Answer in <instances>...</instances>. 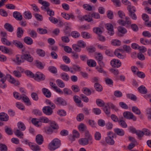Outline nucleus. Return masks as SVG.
<instances>
[{"label": "nucleus", "instance_id": "412c9836", "mask_svg": "<svg viewBox=\"0 0 151 151\" xmlns=\"http://www.w3.org/2000/svg\"><path fill=\"white\" fill-rule=\"evenodd\" d=\"M29 147L32 150L34 151H40L41 149L38 145L36 144L30 143Z\"/></svg>", "mask_w": 151, "mask_h": 151}, {"label": "nucleus", "instance_id": "864d4df0", "mask_svg": "<svg viewBox=\"0 0 151 151\" xmlns=\"http://www.w3.org/2000/svg\"><path fill=\"white\" fill-rule=\"evenodd\" d=\"M146 111V115L147 119H151V108H147Z\"/></svg>", "mask_w": 151, "mask_h": 151}, {"label": "nucleus", "instance_id": "3c124183", "mask_svg": "<svg viewBox=\"0 0 151 151\" xmlns=\"http://www.w3.org/2000/svg\"><path fill=\"white\" fill-rule=\"evenodd\" d=\"M46 101L47 104L49 105V106H50V107H51V108L52 109V110L53 109H54L55 108V104L50 100L47 99Z\"/></svg>", "mask_w": 151, "mask_h": 151}, {"label": "nucleus", "instance_id": "f8f14e48", "mask_svg": "<svg viewBox=\"0 0 151 151\" xmlns=\"http://www.w3.org/2000/svg\"><path fill=\"white\" fill-rule=\"evenodd\" d=\"M106 27L107 29L109 31L108 32L110 35H112L114 34V26L111 24H107L106 25Z\"/></svg>", "mask_w": 151, "mask_h": 151}, {"label": "nucleus", "instance_id": "13d9d810", "mask_svg": "<svg viewBox=\"0 0 151 151\" xmlns=\"http://www.w3.org/2000/svg\"><path fill=\"white\" fill-rule=\"evenodd\" d=\"M96 58L98 61H100L102 60L103 58V56L99 52L96 53L95 55Z\"/></svg>", "mask_w": 151, "mask_h": 151}, {"label": "nucleus", "instance_id": "6e6552de", "mask_svg": "<svg viewBox=\"0 0 151 151\" xmlns=\"http://www.w3.org/2000/svg\"><path fill=\"white\" fill-rule=\"evenodd\" d=\"M45 78V76L42 73L37 72L35 74L34 78L36 80L40 81L44 80Z\"/></svg>", "mask_w": 151, "mask_h": 151}, {"label": "nucleus", "instance_id": "c03bdc74", "mask_svg": "<svg viewBox=\"0 0 151 151\" xmlns=\"http://www.w3.org/2000/svg\"><path fill=\"white\" fill-rule=\"evenodd\" d=\"M82 91L83 93L87 96H89L91 94V90L87 88L84 87L83 88Z\"/></svg>", "mask_w": 151, "mask_h": 151}, {"label": "nucleus", "instance_id": "e433bc0d", "mask_svg": "<svg viewBox=\"0 0 151 151\" xmlns=\"http://www.w3.org/2000/svg\"><path fill=\"white\" fill-rule=\"evenodd\" d=\"M94 87L96 90L98 92H101L102 91V87L99 83H95Z\"/></svg>", "mask_w": 151, "mask_h": 151}, {"label": "nucleus", "instance_id": "37998d69", "mask_svg": "<svg viewBox=\"0 0 151 151\" xmlns=\"http://www.w3.org/2000/svg\"><path fill=\"white\" fill-rule=\"evenodd\" d=\"M37 53L40 56L43 57L45 55V51L42 49H38L36 51Z\"/></svg>", "mask_w": 151, "mask_h": 151}, {"label": "nucleus", "instance_id": "5701e85b", "mask_svg": "<svg viewBox=\"0 0 151 151\" xmlns=\"http://www.w3.org/2000/svg\"><path fill=\"white\" fill-rule=\"evenodd\" d=\"M12 43L17 48L21 49L23 48L24 46L22 43L20 42L17 40H14L12 41Z\"/></svg>", "mask_w": 151, "mask_h": 151}, {"label": "nucleus", "instance_id": "c756f323", "mask_svg": "<svg viewBox=\"0 0 151 151\" xmlns=\"http://www.w3.org/2000/svg\"><path fill=\"white\" fill-rule=\"evenodd\" d=\"M4 27L9 32H12L13 31V27L11 24L9 23H6L4 25Z\"/></svg>", "mask_w": 151, "mask_h": 151}, {"label": "nucleus", "instance_id": "0eeeda50", "mask_svg": "<svg viewBox=\"0 0 151 151\" xmlns=\"http://www.w3.org/2000/svg\"><path fill=\"white\" fill-rule=\"evenodd\" d=\"M54 102L58 105L66 106L67 104L66 101L61 97L57 98L54 100Z\"/></svg>", "mask_w": 151, "mask_h": 151}, {"label": "nucleus", "instance_id": "2eb2a0df", "mask_svg": "<svg viewBox=\"0 0 151 151\" xmlns=\"http://www.w3.org/2000/svg\"><path fill=\"white\" fill-rule=\"evenodd\" d=\"M89 140L86 138H82L79 139V144L82 145H85L89 143Z\"/></svg>", "mask_w": 151, "mask_h": 151}, {"label": "nucleus", "instance_id": "f704fd0d", "mask_svg": "<svg viewBox=\"0 0 151 151\" xmlns=\"http://www.w3.org/2000/svg\"><path fill=\"white\" fill-rule=\"evenodd\" d=\"M24 61L23 58H21V55L20 57L19 56V55L16 56V61L15 62L18 65H20L22 63H23Z\"/></svg>", "mask_w": 151, "mask_h": 151}, {"label": "nucleus", "instance_id": "4c0bfd02", "mask_svg": "<svg viewBox=\"0 0 151 151\" xmlns=\"http://www.w3.org/2000/svg\"><path fill=\"white\" fill-rule=\"evenodd\" d=\"M111 44L113 45L116 46H119L121 44V42L118 40H113L111 41Z\"/></svg>", "mask_w": 151, "mask_h": 151}, {"label": "nucleus", "instance_id": "ddd939ff", "mask_svg": "<svg viewBox=\"0 0 151 151\" xmlns=\"http://www.w3.org/2000/svg\"><path fill=\"white\" fill-rule=\"evenodd\" d=\"M40 4L42 5V6L41 7V8L42 10L44 11L49 8V6L50 5V4L48 2L43 1H40Z\"/></svg>", "mask_w": 151, "mask_h": 151}, {"label": "nucleus", "instance_id": "052dcab7", "mask_svg": "<svg viewBox=\"0 0 151 151\" xmlns=\"http://www.w3.org/2000/svg\"><path fill=\"white\" fill-rule=\"evenodd\" d=\"M37 32L40 34H44L47 33V29L39 28L37 29Z\"/></svg>", "mask_w": 151, "mask_h": 151}, {"label": "nucleus", "instance_id": "9d476101", "mask_svg": "<svg viewBox=\"0 0 151 151\" xmlns=\"http://www.w3.org/2000/svg\"><path fill=\"white\" fill-rule=\"evenodd\" d=\"M44 114L47 115H50L53 113V111L50 106H45L43 107L42 109Z\"/></svg>", "mask_w": 151, "mask_h": 151}, {"label": "nucleus", "instance_id": "bf43d9fd", "mask_svg": "<svg viewBox=\"0 0 151 151\" xmlns=\"http://www.w3.org/2000/svg\"><path fill=\"white\" fill-rule=\"evenodd\" d=\"M127 96L132 100L136 101L137 99L136 96L133 94H127Z\"/></svg>", "mask_w": 151, "mask_h": 151}, {"label": "nucleus", "instance_id": "8fccbe9b", "mask_svg": "<svg viewBox=\"0 0 151 151\" xmlns=\"http://www.w3.org/2000/svg\"><path fill=\"white\" fill-rule=\"evenodd\" d=\"M111 70V72L114 75L115 78L118 79L117 76L119 73V70L117 69H112Z\"/></svg>", "mask_w": 151, "mask_h": 151}, {"label": "nucleus", "instance_id": "79ce46f5", "mask_svg": "<svg viewBox=\"0 0 151 151\" xmlns=\"http://www.w3.org/2000/svg\"><path fill=\"white\" fill-rule=\"evenodd\" d=\"M85 137L86 138L89 140V142L90 144H92L93 143L92 138V136L90 134L89 132L86 131H85Z\"/></svg>", "mask_w": 151, "mask_h": 151}, {"label": "nucleus", "instance_id": "ea45409f", "mask_svg": "<svg viewBox=\"0 0 151 151\" xmlns=\"http://www.w3.org/2000/svg\"><path fill=\"white\" fill-rule=\"evenodd\" d=\"M56 83L58 86L61 88H63L65 86V83L63 81L60 79H58L56 81Z\"/></svg>", "mask_w": 151, "mask_h": 151}, {"label": "nucleus", "instance_id": "cd10ccee", "mask_svg": "<svg viewBox=\"0 0 151 151\" xmlns=\"http://www.w3.org/2000/svg\"><path fill=\"white\" fill-rule=\"evenodd\" d=\"M138 91L141 93L145 94L147 93V90L146 87L144 86H140L138 88Z\"/></svg>", "mask_w": 151, "mask_h": 151}, {"label": "nucleus", "instance_id": "423d86ee", "mask_svg": "<svg viewBox=\"0 0 151 151\" xmlns=\"http://www.w3.org/2000/svg\"><path fill=\"white\" fill-rule=\"evenodd\" d=\"M123 116L125 118L130 119H132L134 121L136 120V118L135 116L133 114L129 112H125L123 113Z\"/></svg>", "mask_w": 151, "mask_h": 151}, {"label": "nucleus", "instance_id": "39448f33", "mask_svg": "<svg viewBox=\"0 0 151 151\" xmlns=\"http://www.w3.org/2000/svg\"><path fill=\"white\" fill-rule=\"evenodd\" d=\"M21 58H23L24 60H25L28 62H32L33 60L32 57L31 55L28 52H25V53L22 52Z\"/></svg>", "mask_w": 151, "mask_h": 151}, {"label": "nucleus", "instance_id": "5fc2aeb1", "mask_svg": "<svg viewBox=\"0 0 151 151\" xmlns=\"http://www.w3.org/2000/svg\"><path fill=\"white\" fill-rule=\"evenodd\" d=\"M87 129L86 126L83 124H81L78 127V129L80 131L84 132Z\"/></svg>", "mask_w": 151, "mask_h": 151}, {"label": "nucleus", "instance_id": "bb28decb", "mask_svg": "<svg viewBox=\"0 0 151 151\" xmlns=\"http://www.w3.org/2000/svg\"><path fill=\"white\" fill-rule=\"evenodd\" d=\"M44 132L46 134L49 135L52 134L53 131L50 127H46L44 128Z\"/></svg>", "mask_w": 151, "mask_h": 151}, {"label": "nucleus", "instance_id": "9b49d317", "mask_svg": "<svg viewBox=\"0 0 151 151\" xmlns=\"http://www.w3.org/2000/svg\"><path fill=\"white\" fill-rule=\"evenodd\" d=\"M111 64L112 66L119 68L121 65V62L118 60L114 59L111 61Z\"/></svg>", "mask_w": 151, "mask_h": 151}, {"label": "nucleus", "instance_id": "774afa93", "mask_svg": "<svg viewBox=\"0 0 151 151\" xmlns=\"http://www.w3.org/2000/svg\"><path fill=\"white\" fill-rule=\"evenodd\" d=\"M31 96L32 99L35 101H37L39 99L37 94L35 92H33L31 93Z\"/></svg>", "mask_w": 151, "mask_h": 151}, {"label": "nucleus", "instance_id": "4d7b16f0", "mask_svg": "<svg viewBox=\"0 0 151 151\" xmlns=\"http://www.w3.org/2000/svg\"><path fill=\"white\" fill-rule=\"evenodd\" d=\"M7 147L4 144L0 143V151H7Z\"/></svg>", "mask_w": 151, "mask_h": 151}, {"label": "nucleus", "instance_id": "f3484780", "mask_svg": "<svg viewBox=\"0 0 151 151\" xmlns=\"http://www.w3.org/2000/svg\"><path fill=\"white\" fill-rule=\"evenodd\" d=\"M13 15L14 17L17 20L20 21L22 18V16L19 12H13Z\"/></svg>", "mask_w": 151, "mask_h": 151}, {"label": "nucleus", "instance_id": "2f4dec72", "mask_svg": "<svg viewBox=\"0 0 151 151\" xmlns=\"http://www.w3.org/2000/svg\"><path fill=\"white\" fill-rule=\"evenodd\" d=\"M87 64L88 66L91 67H95L96 65V63L93 60L90 59L87 60Z\"/></svg>", "mask_w": 151, "mask_h": 151}, {"label": "nucleus", "instance_id": "680f3d73", "mask_svg": "<svg viewBox=\"0 0 151 151\" xmlns=\"http://www.w3.org/2000/svg\"><path fill=\"white\" fill-rule=\"evenodd\" d=\"M48 69L50 71L53 73H56L57 72V69L54 66H50L49 67Z\"/></svg>", "mask_w": 151, "mask_h": 151}, {"label": "nucleus", "instance_id": "a18cd8bd", "mask_svg": "<svg viewBox=\"0 0 151 151\" xmlns=\"http://www.w3.org/2000/svg\"><path fill=\"white\" fill-rule=\"evenodd\" d=\"M96 104L98 106L100 107L103 106L104 105V102L101 99H98L96 100Z\"/></svg>", "mask_w": 151, "mask_h": 151}, {"label": "nucleus", "instance_id": "a19ab883", "mask_svg": "<svg viewBox=\"0 0 151 151\" xmlns=\"http://www.w3.org/2000/svg\"><path fill=\"white\" fill-rule=\"evenodd\" d=\"M84 20L87 21L88 22H91L93 21L91 14L84 15Z\"/></svg>", "mask_w": 151, "mask_h": 151}, {"label": "nucleus", "instance_id": "603ef678", "mask_svg": "<svg viewBox=\"0 0 151 151\" xmlns=\"http://www.w3.org/2000/svg\"><path fill=\"white\" fill-rule=\"evenodd\" d=\"M1 41L4 45L7 46H9L11 45L10 42L6 38H1Z\"/></svg>", "mask_w": 151, "mask_h": 151}, {"label": "nucleus", "instance_id": "aec40b11", "mask_svg": "<svg viewBox=\"0 0 151 151\" xmlns=\"http://www.w3.org/2000/svg\"><path fill=\"white\" fill-rule=\"evenodd\" d=\"M21 99L27 105L29 106L31 105V103L29 98L26 95L24 94L22 95Z\"/></svg>", "mask_w": 151, "mask_h": 151}, {"label": "nucleus", "instance_id": "7c9ffc66", "mask_svg": "<svg viewBox=\"0 0 151 151\" xmlns=\"http://www.w3.org/2000/svg\"><path fill=\"white\" fill-rule=\"evenodd\" d=\"M6 80V77H4L0 80V87L2 88H5L6 87V85L5 83Z\"/></svg>", "mask_w": 151, "mask_h": 151}, {"label": "nucleus", "instance_id": "49530a36", "mask_svg": "<svg viewBox=\"0 0 151 151\" xmlns=\"http://www.w3.org/2000/svg\"><path fill=\"white\" fill-rule=\"evenodd\" d=\"M0 50L5 53H9L10 52L9 50L6 47L3 46H0Z\"/></svg>", "mask_w": 151, "mask_h": 151}, {"label": "nucleus", "instance_id": "1a4fd4ad", "mask_svg": "<svg viewBox=\"0 0 151 151\" xmlns=\"http://www.w3.org/2000/svg\"><path fill=\"white\" fill-rule=\"evenodd\" d=\"M6 78L8 79L9 82L11 83L15 84L16 85H18L20 84L19 81H16L14 78L10 74H6L5 76Z\"/></svg>", "mask_w": 151, "mask_h": 151}, {"label": "nucleus", "instance_id": "dca6fc26", "mask_svg": "<svg viewBox=\"0 0 151 151\" xmlns=\"http://www.w3.org/2000/svg\"><path fill=\"white\" fill-rule=\"evenodd\" d=\"M73 136H69V139H71L72 141H74L75 139L74 137L75 138H78L80 136V134L79 132L76 130H73Z\"/></svg>", "mask_w": 151, "mask_h": 151}, {"label": "nucleus", "instance_id": "c9c22d12", "mask_svg": "<svg viewBox=\"0 0 151 151\" xmlns=\"http://www.w3.org/2000/svg\"><path fill=\"white\" fill-rule=\"evenodd\" d=\"M61 78L64 81H68L69 79V77L66 73H63L60 74Z\"/></svg>", "mask_w": 151, "mask_h": 151}, {"label": "nucleus", "instance_id": "c85d7f7f", "mask_svg": "<svg viewBox=\"0 0 151 151\" xmlns=\"http://www.w3.org/2000/svg\"><path fill=\"white\" fill-rule=\"evenodd\" d=\"M24 41L27 45H31L33 43V40L29 37H25L24 38Z\"/></svg>", "mask_w": 151, "mask_h": 151}, {"label": "nucleus", "instance_id": "6e6d98bb", "mask_svg": "<svg viewBox=\"0 0 151 151\" xmlns=\"http://www.w3.org/2000/svg\"><path fill=\"white\" fill-rule=\"evenodd\" d=\"M77 44L80 47L84 48L86 46V43L82 40L78 41Z\"/></svg>", "mask_w": 151, "mask_h": 151}, {"label": "nucleus", "instance_id": "f257e3e1", "mask_svg": "<svg viewBox=\"0 0 151 151\" xmlns=\"http://www.w3.org/2000/svg\"><path fill=\"white\" fill-rule=\"evenodd\" d=\"M60 145V141L58 139L55 138L49 144L48 149L51 151H53L59 147Z\"/></svg>", "mask_w": 151, "mask_h": 151}, {"label": "nucleus", "instance_id": "4468645a", "mask_svg": "<svg viewBox=\"0 0 151 151\" xmlns=\"http://www.w3.org/2000/svg\"><path fill=\"white\" fill-rule=\"evenodd\" d=\"M36 141L38 145H41L43 142V136L40 134H38L36 136Z\"/></svg>", "mask_w": 151, "mask_h": 151}, {"label": "nucleus", "instance_id": "7ed1b4c3", "mask_svg": "<svg viewBox=\"0 0 151 151\" xmlns=\"http://www.w3.org/2000/svg\"><path fill=\"white\" fill-rule=\"evenodd\" d=\"M108 136L105 138V141L106 143L111 145H113L114 143V141L113 138L116 137V134L113 132H108Z\"/></svg>", "mask_w": 151, "mask_h": 151}, {"label": "nucleus", "instance_id": "e2e57ef3", "mask_svg": "<svg viewBox=\"0 0 151 151\" xmlns=\"http://www.w3.org/2000/svg\"><path fill=\"white\" fill-rule=\"evenodd\" d=\"M132 110L133 112L139 115L141 114L140 110L136 106L133 107L132 108Z\"/></svg>", "mask_w": 151, "mask_h": 151}, {"label": "nucleus", "instance_id": "a211bd4d", "mask_svg": "<svg viewBox=\"0 0 151 151\" xmlns=\"http://www.w3.org/2000/svg\"><path fill=\"white\" fill-rule=\"evenodd\" d=\"M42 92L44 95L47 98H50L51 96V93L48 89L43 88L42 89Z\"/></svg>", "mask_w": 151, "mask_h": 151}, {"label": "nucleus", "instance_id": "a878e982", "mask_svg": "<svg viewBox=\"0 0 151 151\" xmlns=\"http://www.w3.org/2000/svg\"><path fill=\"white\" fill-rule=\"evenodd\" d=\"M28 33L32 38H35L37 37V33L35 31L29 29L28 30Z\"/></svg>", "mask_w": 151, "mask_h": 151}, {"label": "nucleus", "instance_id": "b1692460", "mask_svg": "<svg viewBox=\"0 0 151 151\" xmlns=\"http://www.w3.org/2000/svg\"><path fill=\"white\" fill-rule=\"evenodd\" d=\"M119 119V121L118 122L119 125L123 128L127 127V125L125 122L123 120V117L120 116Z\"/></svg>", "mask_w": 151, "mask_h": 151}, {"label": "nucleus", "instance_id": "69168bd1", "mask_svg": "<svg viewBox=\"0 0 151 151\" xmlns=\"http://www.w3.org/2000/svg\"><path fill=\"white\" fill-rule=\"evenodd\" d=\"M5 132L8 135H11L13 134V131L12 129L7 126L5 127Z\"/></svg>", "mask_w": 151, "mask_h": 151}, {"label": "nucleus", "instance_id": "58836bf2", "mask_svg": "<svg viewBox=\"0 0 151 151\" xmlns=\"http://www.w3.org/2000/svg\"><path fill=\"white\" fill-rule=\"evenodd\" d=\"M17 126L19 129L21 131H24L26 129L24 124L23 123L21 122H19L18 123Z\"/></svg>", "mask_w": 151, "mask_h": 151}, {"label": "nucleus", "instance_id": "f03ea898", "mask_svg": "<svg viewBox=\"0 0 151 151\" xmlns=\"http://www.w3.org/2000/svg\"><path fill=\"white\" fill-rule=\"evenodd\" d=\"M114 109L116 111H118V109L117 107L111 102H108L106 104V105L104 106V110L105 113L107 115H109L110 114V108Z\"/></svg>", "mask_w": 151, "mask_h": 151}, {"label": "nucleus", "instance_id": "338daca9", "mask_svg": "<svg viewBox=\"0 0 151 151\" xmlns=\"http://www.w3.org/2000/svg\"><path fill=\"white\" fill-rule=\"evenodd\" d=\"M83 6L85 9L87 11H91L92 10V7L89 4H84L83 5Z\"/></svg>", "mask_w": 151, "mask_h": 151}, {"label": "nucleus", "instance_id": "20e7f679", "mask_svg": "<svg viewBox=\"0 0 151 151\" xmlns=\"http://www.w3.org/2000/svg\"><path fill=\"white\" fill-rule=\"evenodd\" d=\"M127 9L129 12V15L132 19L136 20L137 19V16L135 13L136 12L135 8L133 6L129 5L127 6Z\"/></svg>", "mask_w": 151, "mask_h": 151}, {"label": "nucleus", "instance_id": "4be33fe9", "mask_svg": "<svg viewBox=\"0 0 151 151\" xmlns=\"http://www.w3.org/2000/svg\"><path fill=\"white\" fill-rule=\"evenodd\" d=\"M79 96H74L73 97L74 101L78 106L82 107L83 105L81 104V101L78 99Z\"/></svg>", "mask_w": 151, "mask_h": 151}, {"label": "nucleus", "instance_id": "473e14b6", "mask_svg": "<svg viewBox=\"0 0 151 151\" xmlns=\"http://www.w3.org/2000/svg\"><path fill=\"white\" fill-rule=\"evenodd\" d=\"M23 30L20 27L18 28L17 32V37L19 38L21 37L23 35Z\"/></svg>", "mask_w": 151, "mask_h": 151}, {"label": "nucleus", "instance_id": "09e8293b", "mask_svg": "<svg viewBox=\"0 0 151 151\" xmlns=\"http://www.w3.org/2000/svg\"><path fill=\"white\" fill-rule=\"evenodd\" d=\"M24 14L25 16L24 17L26 19H29L32 18V15L29 11H26L24 13Z\"/></svg>", "mask_w": 151, "mask_h": 151}, {"label": "nucleus", "instance_id": "393cba45", "mask_svg": "<svg viewBox=\"0 0 151 151\" xmlns=\"http://www.w3.org/2000/svg\"><path fill=\"white\" fill-rule=\"evenodd\" d=\"M114 132L118 135L122 136L124 134V132L122 129L119 128H116L114 129Z\"/></svg>", "mask_w": 151, "mask_h": 151}, {"label": "nucleus", "instance_id": "72a5a7b5", "mask_svg": "<svg viewBox=\"0 0 151 151\" xmlns=\"http://www.w3.org/2000/svg\"><path fill=\"white\" fill-rule=\"evenodd\" d=\"M38 120L40 122L45 123H48L50 121L47 118L43 116L40 117L39 118Z\"/></svg>", "mask_w": 151, "mask_h": 151}, {"label": "nucleus", "instance_id": "6ab92c4d", "mask_svg": "<svg viewBox=\"0 0 151 151\" xmlns=\"http://www.w3.org/2000/svg\"><path fill=\"white\" fill-rule=\"evenodd\" d=\"M9 119V117L8 114L5 113H0V119L1 121H7Z\"/></svg>", "mask_w": 151, "mask_h": 151}, {"label": "nucleus", "instance_id": "0e129e2a", "mask_svg": "<svg viewBox=\"0 0 151 151\" xmlns=\"http://www.w3.org/2000/svg\"><path fill=\"white\" fill-rule=\"evenodd\" d=\"M93 31L94 32L96 33L99 35H100L102 33L101 29L99 27H95L93 28Z\"/></svg>", "mask_w": 151, "mask_h": 151}, {"label": "nucleus", "instance_id": "de8ad7c7", "mask_svg": "<svg viewBox=\"0 0 151 151\" xmlns=\"http://www.w3.org/2000/svg\"><path fill=\"white\" fill-rule=\"evenodd\" d=\"M50 127L53 129H57L59 128L58 124L54 121H52L50 122Z\"/></svg>", "mask_w": 151, "mask_h": 151}]
</instances>
